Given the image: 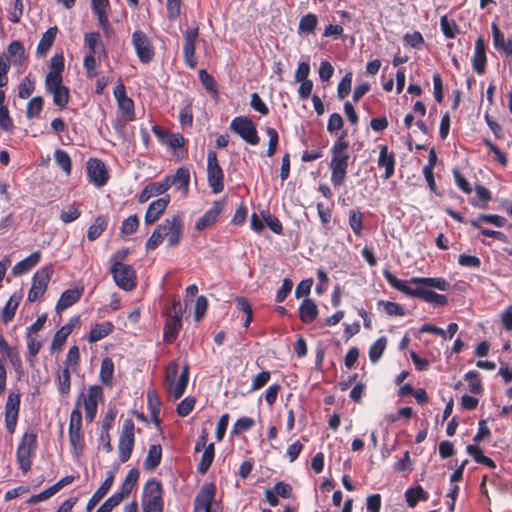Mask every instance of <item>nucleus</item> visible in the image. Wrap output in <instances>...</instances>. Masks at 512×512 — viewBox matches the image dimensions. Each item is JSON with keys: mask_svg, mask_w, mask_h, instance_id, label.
<instances>
[{"mask_svg": "<svg viewBox=\"0 0 512 512\" xmlns=\"http://www.w3.org/2000/svg\"><path fill=\"white\" fill-rule=\"evenodd\" d=\"M182 305L179 298H174L166 311V320L163 330V340L168 344L176 341L182 328Z\"/></svg>", "mask_w": 512, "mask_h": 512, "instance_id": "39448f33", "label": "nucleus"}, {"mask_svg": "<svg viewBox=\"0 0 512 512\" xmlns=\"http://www.w3.org/2000/svg\"><path fill=\"white\" fill-rule=\"evenodd\" d=\"M80 364V352L79 347L74 345L70 347L68 353L66 355L65 367L71 369L72 371H76Z\"/></svg>", "mask_w": 512, "mask_h": 512, "instance_id": "e2e57ef3", "label": "nucleus"}, {"mask_svg": "<svg viewBox=\"0 0 512 512\" xmlns=\"http://www.w3.org/2000/svg\"><path fill=\"white\" fill-rule=\"evenodd\" d=\"M134 430L135 426L133 420L129 418L125 419L118 442L119 459L122 463L127 462L131 457L135 443Z\"/></svg>", "mask_w": 512, "mask_h": 512, "instance_id": "9d476101", "label": "nucleus"}, {"mask_svg": "<svg viewBox=\"0 0 512 512\" xmlns=\"http://www.w3.org/2000/svg\"><path fill=\"white\" fill-rule=\"evenodd\" d=\"M20 302V296L12 295L4 305L1 311V319L4 323H9L15 316L16 310Z\"/></svg>", "mask_w": 512, "mask_h": 512, "instance_id": "de8ad7c7", "label": "nucleus"}, {"mask_svg": "<svg viewBox=\"0 0 512 512\" xmlns=\"http://www.w3.org/2000/svg\"><path fill=\"white\" fill-rule=\"evenodd\" d=\"M383 276L391 287L402 292L406 296L418 298L440 307L445 306L448 303V299L445 295L438 294L433 290L424 287L417 286L416 288H411L408 281L398 279L387 269L383 270Z\"/></svg>", "mask_w": 512, "mask_h": 512, "instance_id": "f03ea898", "label": "nucleus"}, {"mask_svg": "<svg viewBox=\"0 0 512 512\" xmlns=\"http://www.w3.org/2000/svg\"><path fill=\"white\" fill-rule=\"evenodd\" d=\"M318 24L317 16L313 13H308L301 17L298 26V32L310 34L313 33Z\"/></svg>", "mask_w": 512, "mask_h": 512, "instance_id": "3c124183", "label": "nucleus"}, {"mask_svg": "<svg viewBox=\"0 0 512 512\" xmlns=\"http://www.w3.org/2000/svg\"><path fill=\"white\" fill-rule=\"evenodd\" d=\"M68 433H69V441L73 448V453L76 456L81 455L85 448L83 432H68Z\"/></svg>", "mask_w": 512, "mask_h": 512, "instance_id": "680f3d73", "label": "nucleus"}, {"mask_svg": "<svg viewBox=\"0 0 512 512\" xmlns=\"http://www.w3.org/2000/svg\"><path fill=\"white\" fill-rule=\"evenodd\" d=\"M215 457L214 443L208 444L203 451L202 457L197 465V472L201 475L207 473Z\"/></svg>", "mask_w": 512, "mask_h": 512, "instance_id": "a18cd8bd", "label": "nucleus"}, {"mask_svg": "<svg viewBox=\"0 0 512 512\" xmlns=\"http://www.w3.org/2000/svg\"><path fill=\"white\" fill-rule=\"evenodd\" d=\"M65 60L62 54H56L50 59L49 71L45 81L63 80Z\"/></svg>", "mask_w": 512, "mask_h": 512, "instance_id": "2f4dec72", "label": "nucleus"}, {"mask_svg": "<svg viewBox=\"0 0 512 512\" xmlns=\"http://www.w3.org/2000/svg\"><path fill=\"white\" fill-rule=\"evenodd\" d=\"M492 224L496 227H503L506 225V218L496 214H479L477 218L471 219L469 223L474 228H481L482 223Z\"/></svg>", "mask_w": 512, "mask_h": 512, "instance_id": "a19ab883", "label": "nucleus"}, {"mask_svg": "<svg viewBox=\"0 0 512 512\" xmlns=\"http://www.w3.org/2000/svg\"><path fill=\"white\" fill-rule=\"evenodd\" d=\"M53 274V266L46 265L39 270L33 276L32 286L28 292L27 300L29 302H35L42 298L47 290L48 283Z\"/></svg>", "mask_w": 512, "mask_h": 512, "instance_id": "1a4fd4ad", "label": "nucleus"}, {"mask_svg": "<svg viewBox=\"0 0 512 512\" xmlns=\"http://www.w3.org/2000/svg\"><path fill=\"white\" fill-rule=\"evenodd\" d=\"M54 160L56 164L67 174L70 175L72 170V161L69 154L62 150L57 149L54 152Z\"/></svg>", "mask_w": 512, "mask_h": 512, "instance_id": "864d4df0", "label": "nucleus"}, {"mask_svg": "<svg viewBox=\"0 0 512 512\" xmlns=\"http://www.w3.org/2000/svg\"><path fill=\"white\" fill-rule=\"evenodd\" d=\"M79 405L80 402L77 401L76 408L71 411L68 432H82V413Z\"/></svg>", "mask_w": 512, "mask_h": 512, "instance_id": "052dcab7", "label": "nucleus"}, {"mask_svg": "<svg viewBox=\"0 0 512 512\" xmlns=\"http://www.w3.org/2000/svg\"><path fill=\"white\" fill-rule=\"evenodd\" d=\"M298 312L300 320L305 324H309L317 318L318 307L313 299L305 298L300 303Z\"/></svg>", "mask_w": 512, "mask_h": 512, "instance_id": "c756f323", "label": "nucleus"}, {"mask_svg": "<svg viewBox=\"0 0 512 512\" xmlns=\"http://www.w3.org/2000/svg\"><path fill=\"white\" fill-rule=\"evenodd\" d=\"M37 448V431L30 427L22 435L16 450V460L23 474L30 471Z\"/></svg>", "mask_w": 512, "mask_h": 512, "instance_id": "7ed1b4c3", "label": "nucleus"}, {"mask_svg": "<svg viewBox=\"0 0 512 512\" xmlns=\"http://www.w3.org/2000/svg\"><path fill=\"white\" fill-rule=\"evenodd\" d=\"M409 284H416L424 288H436L441 291H448L450 283L442 277H412L408 280Z\"/></svg>", "mask_w": 512, "mask_h": 512, "instance_id": "cd10ccee", "label": "nucleus"}, {"mask_svg": "<svg viewBox=\"0 0 512 512\" xmlns=\"http://www.w3.org/2000/svg\"><path fill=\"white\" fill-rule=\"evenodd\" d=\"M139 474L140 473L137 468L130 469L120 487V490L117 491L116 494H120L122 499L128 497L138 482Z\"/></svg>", "mask_w": 512, "mask_h": 512, "instance_id": "58836bf2", "label": "nucleus"}, {"mask_svg": "<svg viewBox=\"0 0 512 512\" xmlns=\"http://www.w3.org/2000/svg\"><path fill=\"white\" fill-rule=\"evenodd\" d=\"M83 396V404L85 408V419L88 422H93L97 414V405L99 401L103 400V389L99 385L90 386L87 390V395Z\"/></svg>", "mask_w": 512, "mask_h": 512, "instance_id": "f3484780", "label": "nucleus"}, {"mask_svg": "<svg viewBox=\"0 0 512 512\" xmlns=\"http://www.w3.org/2000/svg\"><path fill=\"white\" fill-rule=\"evenodd\" d=\"M131 42L139 61L143 64L150 63L155 52L149 37L143 31L136 30L132 34Z\"/></svg>", "mask_w": 512, "mask_h": 512, "instance_id": "ddd939ff", "label": "nucleus"}, {"mask_svg": "<svg viewBox=\"0 0 512 512\" xmlns=\"http://www.w3.org/2000/svg\"><path fill=\"white\" fill-rule=\"evenodd\" d=\"M226 200L221 199L214 201L211 208L208 209L202 217H200L195 223V229L197 231H203L206 228L215 224L222 212L224 211Z\"/></svg>", "mask_w": 512, "mask_h": 512, "instance_id": "aec40b11", "label": "nucleus"}, {"mask_svg": "<svg viewBox=\"0 0 512 512\" xmlns=\"http://www.w3.org/2000/svg\"><path fill=\"white\" fill-rule=\"evenodd\" d=\"M100 381L107 387H112L114 378V363L110 357H105L101 361Z\"/></svg>", "mask_w": 512, "mask_h": 512, "instance_id": "79ce46f5", "label": "nucleus"}, {"mask_svg": "<svg viewBox=\"0 0 512 512\" xmlns=\"http://www.w3.org/2000/svg\"><path fill=\"white\" fill-rule=\"evenodd\" d=\"M113 95L117 101L118 111L124 117V120L134 121L136 118L134 101L127 96L125 85L121 80L115 86Z\"/></svg>", "mask_w": 512, "mask_h": 512, "instance_id": "4468645a", "label": "nucleus"}, {"mask_svg": "<svg viewBox=\"0 0 512 512\" xmlns=\"http://www.w3.org/2000/svg\"><path fill=\"white\" fill-rule=\"evenodd\" d=\"M199 36L198 26L187 29L184 32V43H183V60L189 68H195L197 66V59L195 57L196 40Z\"/></svg>", "mask_w": 512, "mask_h": 512, "instance_id": "a211bd4d", "label": "nucleus"}, {"mask_svg": "<svg viewBox=\"0 0 512 512\" xmlns=\"http://www.w3.org/2000/svg\"><path fill=\"white\" fill-rule=\"evenodd\" d=\"M162 459V447L161 445H151L148 450L147 457L144 461V468L147 471H153L156 469Z\"/></svg>", "mask_w": 512, "mask_h": 512, "instance_id": "c03bdc74", "label": "nucleus"}, {"mask_svg": "<svg viewBox=\"0 0 512 512\" xmlns=\"http://www.w3.org/2000/svg\"><path fill=\"white\" fill-rule=\"evenodd\" d=\"M379 156L377 159V165L379 168L385 169V174L383 175L384 179H390L395 173V154L392 151H389L387 145L382 144L379 145Z\"/></svg>", "mask_w": 512, "mask_h": 512, "instance_id": "412c9836", "label": "nucleus"}, {"mask_svg": "<svg viewBox=\"0 0 512 512\" xmlns=\"http://www.w3.org/2000/svg\"><path fill=\"white\" fill-rule=\"evenodd\" d=\"M216 494L215 483H204L194 498L193 512H223V505L216 500Z\"/></svg>", "mask_w": 512, "mask_h": 512, "instance_id": "20e7f679", "label": "nucleus"}, {"mask_svg": "<svg viewBox=\"0 0 512 512\" xmlns=\"http://www.w3.org/2000/svg\"><path fill=\"white\" fill-rule=\"evenodd\" d=\"M144 495L146 499L143 501L164 502L161 482L157 481L156 479L148 480L144 486Z\"/></svg>", "mask_w": 512, "mask_h": 512, "instance_id": "f704fd0d", "label": "nucleus"}, {"mask_svg": "<svg viewBox=\"0 0 512 512\" xmlns=\"http://www.w3.org/2000/svg\"><path fill=\"white\" fill-rule=\"evenodd\" d=\"M476 197L471 200V204L478 208H486L487 203L491 200L490 191L483 185H476Z\"/></svg>", "mask_w": 512, "mask_h": 512, "instance_id": "09e8293b", "label": "nucleus"}, {"mask_svg": "<svg viewBox=\"0 0 512 512\" xmlns=\"http://www.w3.org/2000/svg\"><path fill=\"white\" fill-rule=\"evenodd\" d=\"M109 223L108 215H98L94 222L89 226L87 238L89 241H95L107 229Z\"/></svg>", "mask_w": 512, "mask_h": 512, "instance_id": "c9c22d12", "label": "nucleus"}, {"mask_svg": "<svg viewBox=\"0 0 512 512\" xmlns=\"http://www.w3.org/2000/svg\"><path fill=\"white\" fill-rule=\"evenodd\" d=\"M7 56L8 59L5 58L7 63L10 62L14 66H22L27 60L25 48L18 40H14L8 45Z\"/></svg>", "mask_w": 512, "mask_h": 512, "instance_id": "c85d7f7f", "label": "nucleus"}, {"mask_svg": "<svg viewBox=\"0 0 512 512\" xmlns=\"http://www.w3.org/2000/svg\"><path fill=\"white\" fill-rule=\"evenodd\" d=\"M179 364L177 361H172L166 367L165 373V382L167 386V390L174 397V399H179L183 396L188 381H189V366L185 365L183 370L176 382V377L178 374Z\"/></svg>", "mask_w": 512, "mask_h": 512, "instance_id": "423d86ee", "label": "nucleus"}, {"mask_svg": "<svg viewBox=\"0 0 512 512\" xmlns=\"http://www.w3.org/2000/svg\"><path fill=\"white\" fill-rule=\"evenodd\" d=\"M352 76V72H348L339 82L337 87V97L340 100L346 98L349 95L351 91Z\"/></svg>", "mask_w": 512, "mask_h": 512, "instance_id": "0e129e2a", "label": "nucleus"}, {"mask_svg": "<svg viewBox=\"0 0 512 512\" xmlns=\"http://www.w3.org/2000/svg\"><path fill=\"white\" fill-rule=\"evenodd\" d=\"M72 321H73V319H71L69 321V323L63 325L54 334V336L52 338V341H51V345H50V349H51L52 352L53 351H58V350L62 349L63 345L65 344V342H66V340L68 338V336L71 334V332L73 330Z\"/></svg>", "mask_w": 512, "mask_h": 512, "instance_id": "e433bc0d", "label": "nucleus"}, {"mask_svg": "<svg viewBox=\"0 0 512 512\" xmlns=\"http://www.w3.org/2000/svg\"><path fill=\"white\" fill-rule=\"evenodd\" d=\"M387 337L381 336L369 348V359L372 363H377L382 357L387 347Z\"/></svg>", "mask_w": 512, "mask_h": 512, "instance_id": "49530a36", "label": "nucleus"}, {"mask_svg": "<svg viewBox=\"0 0 512 512\" xmlns=\"http://www.w3.org/2000/svg\"><path fill=\"white\" fill-rule=\"evenodd\" d=\"M349 225L355 235L361 236L363 231V214L360 210L349 212Z\"/></svg>", "mask_w": 512, "mask_h": 512, "instance_id": "13d9d810", "label": "nucleus"}, {"mask_svg": "<svg viewBox=\"0 0 512 512\" xmlns=\"http://www.w3.org/2000/svg\"><path fill=\"white\" fill-rule=\"evenodd\" d=\"M84 44L89 49V54H102L107 56L105 46L98 32H88L84 34Z\"/></svg>", "mask_w": 512, "mask_h": 512, "instance_id": "72a5a7b5", "label": "nucleus"}, {"mask_svg": "<svg viewBox=\"0 0 512 512\" xmlns=\"http://www.w3.org/2000/svg\"><path fill=\"white\" fill-rule=\"evenodd\" d=\"M82 293H83V289H78V288H74V289H67L65 290L57 304H56V310L58 313L66 310L67 308L71 307L72 305H74L76 302H78L82 296Z\"/></svg>", "mask_w": 512, "mask_h": 512, "instance_id": "7c9ffc66", "label": "nucleus"}, {"mask_svg": "<svg viewBox=\"0 0 512 512\" xmlns=\"http://www.w3.org/2000/svg\"><path fill=\"white\" fill-rule=\"evenodd\" d=\"M20 403V393L10 391L5 404V427L10 434H13L16 430Z\"/></svg>", "mask_w": 512, "mask_h": 512, "instance_id": "2eb2a0df", "label": "nucleus"}, {"mask_svg": "<svg viewBox=\"0 0 512 512\" xmlns=\"http://www.w3.org/2000/svg\"><path fill=\"white\" fill-rule=\"evenodd\" d=\"M403 41L405 45H408L414 49H421L424 44V38L419 31H414L413 33H406L403 36Z\"/></svg>", "mask_w": 512, "mask_h": 512, "instance_id": "69168bd1", "label": "nucleus"}, {"mask_svg": "<svg viewBox=\"0 0 512 512\" xmlns=\"http://www.w3.org/2000/svg\"><path fill=\"white\" fill-rule=\"evenodd\" d=\"M207 180L214 194L221 193L224 189V172L218 163L215 151L207 154Z\"/></svg>", "mask_w": 512, "mask_h": 512, "instance_id": "9b49d317", "label": "nucleus"}, {"mask_svg": "<svg viewBox=\"0 0 512 512\" xmlns=\"http://www.w3.org/2000/svg\"><path fill=\"white\" fill-rule=\"evenodd\" d=\"M229 128L249 145L255 146L260 142L256 125L248 116L233 118Z\"/></svg>", "mask_w": 512, "mask_h": 512, "instance_id": "0eeeda50", "label": "nucleus"}, {"mask_svg": "<svg viewBox=\"0 0 512 512\" xmlns=\"http://www.w3.org/2000/svg\"><path fill=\"white\" fill-rule=\"evenodd\" d=\"M114 479L115 471H107L105 480L89 499L86 506L87 511H91L106 496V494L109 492V490L114 484Z\"/></svg>", "mask_w": 512, "mask_h": 512, "instance_id": "393cba45", "label": "nucleus"}, {"mask_svg": "<svg viewBox=\"0 0 512 512\" xmlns=\"http://www.w3.org/2000/svg\"><path fill=\"white\" fill-rule=\"evenodd\" d=\"M170 203V196L165 195L164 197H161L155 201H152L145 213V223L147 225H151L159 220V218L162 216L164 211L166 210L167 206Z\"/></svg>", "mask_w": 512, "mask_h": 512, "instance_id": "b1692460", "label": "nucleus"}, {"mask_svg": "<svg viewBox=\"0 0 512 512\" xmlns=\"http://www.w3.org/2000/svg\"><path fill=\"white\" fill-rule=\"evenodd\" d=\"M58 381V390L61 394L66 395L70 392L71 389V375L70 369L68 367H64L57 374Z\"/></svg>", "mask_w": 512, "mask_h": 512, "instance_id": "5fc2aeb1", "label": "nucleus"}, {"mask_svg": "<svg viewBox=\"0 0 512 512\" xmlns=\"http://www.w3.org/2000/svg\"><path fill=\"white\" fill-rule=\"evenodd\" d=\"M487 57H486V42L483 36H479L475 41L474 54L472 57L473 70L482 75L486 71Z\"/></svg>", "mask_w": 512, "mask_h": 512, "instance_id": "4be33fe9", "label": "nucleus"}, {"mask_svg": "<svg viewBox=\"0 0 512 512\" xmlns=\"http://www.w3.org/2000/svg\"><path fill=\"white\" fill-rule=\"evenodd\" d=\"M465 380L468 382V387L471 393L473 394H480L483 391V386L481 384L480 380V374L475 371L471 370L468 371L465 376Z\"/></svg>", "mask_w": 512, "mask_h": 512, "instance_id": "6e6d98bb", "label": "nucleus"}, {"mask_svg": "<svg viewBox=\"0 0 512 512\" xmlns=\"http://www.w3.org/2000/svg\"><path fill=\"white\" fill-rule=\"evenodd\" d=\"M170 188L168 176H165L159 182H152L147 184L138 196L139 203L147 202L151 197L162 195Z\"/></svg>", "mask_w": 512, "mask_h": 512, "instance_id": "a878e982", "label": "nucleus"}, {"mask_svg": "<svg viewBox=\"0 0 512 512\" xmlns=\"http://www.w3.org/2000/svg\"><path fill=\"white\" fill-rule=\"evenodd\" d=\"M139 227V219L137 215H130L121 225L120 231L122 235H131L137 231Z\"/></svg>", "mask_w": 512, "mask_h": 512, "instance_id": "774afa93", "label": "nucleus"}, {"mask_svg": "<svg viewBox=\"0 0 512 512\" xmlns=\"http://www.w3.org/2000/svg\"><path fill=\"white\" fill-rule=\"evenodd\" d=\"M58 32V28L56 26L50 27L47 31L42 35L36 49V53L38 56H45L47 52L51 49L56 35Z\"/></svg>", "mask_w": 512, "mask_h": 512, "instance_id": "4c0bfd02", "label": "nucleus"}, {"mask_svg": "<svg viewBox=\"0 0 512 512\" xmlns=\"http://www.w3.org/2000/svg\"><path fill=\"white\" fill-rule=\"evenodd\" d=\"M81 216V210L75 203L70 204L66 209L60 212L59 219L65 223H71Z\"/></svg>", "mask_w": 512, "mask_h": 512, "instance_id": "bf43d9fd", "label": "nucleus"}, {"mask_svg": "<svg viewBox=\"0 0 512 512\" xmlns=\"http://www.w3.org/2000/svg\"><path fill=\"white\" fill-rule=\"evenodd\" d=\"M44 100L41 96L31 98L26 106V117L33 119L39 117L43 110Z\"/></svg>", "mask_w": 512, "mask_h": 512, "instance_id": "603ef678", "label": "nucleus"}, {"mask_svg": "<svg viewBox=\"0 0 512 512\" xmlns=\"http://www.w3.org/2000/svg\"><path fill=\"white\" fill-rule=\"evenodd\" d=\"M41 259V253L39 251L33 252L25 259L17 262L13 269L14 276H21L28 273L33 267H35Z\"/></svg>", "mask_w": 512, "mask_h": 512, "instance_id": "473e14b6", "label": "nucleus"}, {"mask_svg": "<svg viewBox=\"0 0 512 512\" xmlns=\"http://www.w3.org/2000/svg\"><path fill=\"white\" fill-rule=\"evenodd\" d=\"M45 92L52 95L53 103L60 110L67 107L70 102V90L63 84V80L45 81Z\"/></svg>", "mask_w": 512, "mask_h": 512, "instance_id": "dca6fc26", "label": "nucleus"}, {"mask_svg": "<svg viewBox=\"0 0 512 512\" xmlns=\"http://www.w3.org/2000/svg\"><path fill=\"white\" fill-rule=\"evenodd\" d=\"M347 132L343 131L337 138L331 148V161L329 169L331 171V183L334 187H340L344 184L347 177L349 158V142L346 140Z\"/></svg>", "mask_w": 512, "mask_h": 512, "instance_id": "f257e3e1", "label": "nucleus"}, {"mask_svg": "<svg viewBox=\"0 0 512 512\" xmlns=\"http://www.w3.org/2000/svg\"><path fill=\"white\" fill-rule=\"evenodd\" d=\"M114 326L111 322H103L93 326L88 335V341L95 343L112 333Z\"/></svg>", "mask_w": 512, "mask_h": 512, "instance_id": "37998d69", "label": "nucleus"}, {"mask_svg": "<svg viewBox=\"0 0 512 512\" xmlns=\"http://www.w3.org/2000/svg\"><path fill=\"white\" fill-rule=\"evenodd\" d=\"M493 46L498 52L504 53L506 56L512 54V39L505 36V32L500 28L497 22L491 25Z\"/></svg>", "mask_w": 512, "mask_h": 512, "instance_id": "5701e85b", "label": "nucleus"}, {"mask_svg": "<svg viewBox=\"0 0 512 512\" xmlns=\"http://www.w3.org/2000/svg\"><path fill=\"white\" fill-rule=\"evenodd\" d=\"M168 182L170 187L175 186L177 191H180L184 197L189 193L190 185V171L186 167H180L176 170L174 176L171 178L168 176Z\"/></svg>", "mask_w": 512, "mask_h": 512, "instance_id": "bb28decb", "label": "nucleus"}, {"mask_svg": "<svg viewBox=\"0 0 512 512\" xmlns=\"http://www.w3.org/2000/svg\"><path fill=\"white\" fill-rule=\"evenodd\" d=\"M160 226H164L165 230L163 233H166L167 238V246L176 247L180 244L183 232H184V220L182 214L172 215L164 219V221L160 224Z\"/></svg>", "mask_w": 512, "mask_h": 512, "instance_id": "f8f14e48", "label": "nucleus"}, {"mask_svg": "<svg viewBox=\"0 0 512 512\" xmlns=\"http://www.w3.org/2000/svg\"><path fill=\"white\" fill-rule=\"evenodd\" d=\"M405 499L407 505L410 508H414L419 501H427L429 499V494L422 488V486L417 485L415 487H410L405 491Z\"/></svg>", "mask_w": 512, "mask_h": 512, "instance_id": "ea45409f", "label": "nucleus"}, {"mask_svg": "<svg viewBox=\"0 0 512 512\" xmlns=\"http://www.w3.org/2000/svg\"><path fill=\"white\" fill-rule=\"evenodd\" d=\"M110 271L119 288L125 291H131L136 287V272L131 265L115 261Z\"/></svg>", "mask_w": 512, "mask_h": 512, "instance_id": "6e6552de", "label": "nucleus"}, {"mask_svg": "<svg viewBox=\"0 0 512 512\" xmlns=\"http://www.w3.org/2000/svg\"><path fill=\"white\" fill-rule=\"evenodd\" d=\"M87 175L90 182L96 187H103L109 180V174L104 162L98 158H90L87 161Z\"/></svg>", "mask_w": 512, "mask_h": 512, "instance_id": "6ab92c4d", "label": "nucleus"}, {"mask_svg": "<svg viewBox=\"0 0 512 512\" xmlns=\"http://www.w3.org/2000/svg\"><path fill=\"white\" fill-rule=\"evenodd\" d=\"M164 230V226H160V224L157 225L151 236L146 241L145 248L147 251L155 250L164 241L166 238V233H163Z\"/></svg>", "mask_w": 512, "mask_h": 512, "instance_id": "8fccbe9b", "label": "nucleus"}, {"mask_svg": "<svg viewBox=\"0 0 512 512\" xmlns=\"http://www.w3.org/2000/svg\"><path fill=\"white\" fill-rule=\"evenodd\" d=\"M255 425V420L251 417H241L237 419L232 428V434L239 435L250 430Z\"/></svg>", "mask_w": 512, "mask_h": 512, "instance_id": "338daca9", "label": "nucleus"}, {"mask_svg": "<svg viewBox=\"0 0 512 512\" xmlns=\"http://www.w3.org/2000/svg\"><path fill=\"white\" fill-rule=\"evenodd\" d=\"M440 26L444 36L448 39H453L459 32V27L454 20H449L446 15L440 19Z\"/></svg>", "mask_w": 512, "mask_h": 512, "instance_id": "4d7b16f0", "label": "nucleus"}]
</instances>
